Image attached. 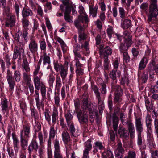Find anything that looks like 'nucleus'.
I'll return each mask as SVG.
<instances>
[{
  "label": "nucleus",
  "mask_w": 158,
  "mask_h": 158,
  "mask_svg": "<svg viewBox=\"0 0 158 158\" xmlns=\"http://www.w3.org/2000/svg\"><path fill=\"white\" fill-rule=\"evenodd\" d=\"M6 79L9 85V90L13 92L15 85V81L19 82L21 78V74L19 70H15L14 72L13 77L12 73L9 70H8L6 73Z\"/></svg>",
  "instance_id": "nucleus-1"
},
{
  "label": "nucleus",
  "mask_w": 158,
  "mask_h": 158,
  "mask_svg": "<svg viewBox=\"0 0 158 158\" xmlns=\"http://www.w3.org/2000/svg\"><path fill=\"white\" fill-rule=\"evenodd\" d=\"M52 116V125L50 128L49 139L48 142V145L49 147L51 146L52 139L54 138L55 135L56 131L54 129V126L56 123L57 119L58 118V110L55 107L53 109Z\"/></svg>",
  "instance_id": "nucleus-2"
},
{
  "label": "nucleus",
  "mask_w": 158,
  "mask_h": 158,
  "mask_svg": "<svg viewBox=\"0 0 158 158\" xmlns=\"http://www.w3.org/2000/svg\"><path fill=\"white\" fill-rule=\"evenodd\" d=\"M152 2L147 14L149 23H153L158 15V9L157 0H151Z\"/></svg>",
  "instance_id": "nucleus-3"
},
{
  "label": "nucleus",
  "mask_w": 158,
  "mask_h": 158,
  "mask_svg": "<svg viewBox=\"0 0 158 158\" xmlns=\"http://www.w3.org/2000/svg\"><path fill=\"white\" fill-rule=\"evenodd\" d=\"M41 77L42 73H41L40 75L39 76V77H33V81L36 89L39 90L40 89L42 98L45 99L46 98V89L45 85L41 81Z\"/></svg>",
  "instance_id": "nucleus-4"
},
{
  "label": "nucleus",
  "mask_w": 158,
  "mask_h": 158,
  "mask_svg": "<svg viewBox=\"0 0 158 158\" xmlns=\"http://www.w3.org/2000/svg\"><path fill=\"white\" fill-rule=\"evenodd\" d=\"M53 144L54 148V158H63L58 139L56 138L53 142Z\"/></svg>",
  "instance_id": "nucleus-5"
},
{
  "label": "nucleus",
  "mask_w": 158,
  "mask_h": 158,
  "mask_svg": "<svg viewBox=\"0 0 158 158\" xmlns=\"http://www.w3.org/2000/svg\"><path fill=\"white\" fill-rule=\"evenodd\" d=\"M13 55L12 60H15L18 57L19 60L21 59L24 55V50L22 46H16L15 47Z\"/></svg>",
  "instance_id": "nucleus-6"
},
{
  "label": "nucleus",
  "mask_w": 158,
  "mask_h": 158,
  "mask_svg": "<svg viewBox=\"0 0 158 158\" xmlns=\"http://www.w3.org/2000/svg\"><path fill=\"white\" fill-rule=\"evenodd\" d=\"M76 113L78 120L81 124H86L87 123L88 116L85 111L78 110Z\"/></svg>",
  "instance_id": "nucleus-7"
},
{
  "label": "nucleus",
  "mask_w": 158,
  "mask_h": 158,
  "mask_svg": "<svg viewBox=\"0 0 158 158\" xmlns=\"http://www.w3.org/2000/svg\"><path fill=\"white\" fill-rule=\"evenodd\" d=\"M43 62V64L44 66L48 65L47 69H49L50 66L49 65L51 63L50 57L47 55L46 52H43V54L40 57L38 64L40 65L41 62Z\"/></svg>",
  "instance_id": "nucleus-8"
},
{
  "label": "nucleus",
  "mask_w": 158,
  "mask_h": 158,
  "mask_svg": "<svg viewBox=\"0 0 158 158\" xmlns=\"http://www.w3.org/2000/svg\"><path fill=\"white\" fill-rule=\"evenodd\" d=\"M29 48L30 51L33 55L38 51V45L34 36H32L30 39Z\"/></svg>",
  "instance_id": "nucleus-9"
},
{
  "label": "nucleus",
  "mask_w": 158,
  "mask_h": 158,
  "mask_svg": "<svg viewBox=\"0 0 158 158\" xmlns=\"http://www.w3.org/2000/svg\"><path fill=\"white\" fill-rule=\"evenodd\" d=\"M15 22V16L14 14H10L6 17L5 25L6 27L11 28L14 26Z\"/></svg>",
  "instance_id": "nucleus-10"
},
{
  "label": "nucleus",
  "mask_w": 158,
  "mask_h": 158,
  "mask_svg": "<svg viewBox=\"0 0 158 158\" xmlns=\"http://www.w3.org/2000/svg\"><path fill=\"white\" fill-rule=\"evenodd\" d=\"M15 39L21 46L24 45L25 43L27 41L25 40L23 33L20 30H19L16 34Z\"/></svg>",
  "instance_id": "nucleus-11"
},
{
  "label": "nucleus",
  "mask_w": 158,
  "mask_h": 158,
  "mask_svg": "<svg viewBox=\"0 0 158 158\" xmlns=\"http://www.w3.org/2000/svg\"><path fill=\"white\" fill-rule=\"evenodd\" d=\"M61 136L63 142L64 143L66 149V151L68 150L69 148L70 147V146L68 145V143L70 142L71 140L69 133L66 130H64L61 133Z\"/></svg>",
  "instance_id": "nucleus-12"
},
{
  "label": "nucleus",
  "mask_w": 158,
  "mask_h": 158,
  "mask_svg": "<svg viewBox=\"0 0 158 158\" xmlns=\"http://www.w3.org/2000/svg\"><path fill=\"white\" fill-rule=\"evenodd\" d=\"M103 45H99V53L100 55L108 56V55H110L111 54L112 51L110 47L107 46L103 49Z\"/></svg>",
  "instance_id": "nucleus-13"
},
{
  "label": "nucleus",
  "mask_w": 158,
  "mask_h": 158,
  "mask_svg": "<svg viewBox=\"0 0 158 158\" xmlns=\"http://www.w3.org/2000/svg\"><path fill=\"white\" fill-rule=\"evenodd\" d=\"M30 127L29 125L24 126L23 130L20 132V136L29 138L30 136Z\"/></svg>",
  "instance_id": "nucleus-14"
},
{
  "label": "nucleus",
  "mask_w": 158,
  "mask_h": 158,
  "mask_svg": "<svg viewBox=\"0 0 158 158\" xmlns=\"http://www.w3.org/2000/svg\"><path fill=\"white\" fill-rule=\"evenodd\" d=\"M84 20L83 16L79 15L77 19H76L74 22V24L76 27L78 29V30L84 29L81 25V23H83Z\"/></svg>",
  "instance_id": "nucleus-15"
},
{
  "label": "nucleus",
  "mask_w": 158,
  "mask_h": 158,
  "mask_svg": "<svg viewBox=\"0 0 158 158\" xmlns=\"http://www.w3.org/2000/svg\"><path fill=\"white\" fill-rule=\"evenodd\" d=\"M85 150L84 151L83 156V158H89L88 156L89 152L91 149L92 145L90 142L88 141L85 143Z\"/></svg>",
  "instance_id": "nucleus-16"
},
{
  "label": "nucleus",
  "mask_w": 158,
  "mask_h": 158,
  "mask_svg": "<svg viewBox=\"0 0 158 158\" xmlns=\"http://www.w3.org/2000/svg\"><path fill=\"white\" fill-rule=\"evenodd\" d=\"M115 94L114 95V100L115 102H118L119 100L120 95L123 94V91L121 87L118 85L115 86Z\"/></svg>",
  "instance_id": "nucleus-17"
},
{
  "label": "nucleus",
  "mask_w": 158,
  "mask_h": 158,
  "mask_svg": "<svg viewBox=\"0 0 158 158\" xmlns=\"http://www.w3.org/2000/svg\"><path fill=\"white\" fill-rule=\"evenodd\" d=\"M78 40L79 43L82 44L87 38V35L84 32V29L78 31Z\"/></svg>",
  "instance_id": "nucleus-18"
},
{
  "label": "nucleus",
  "mask_w": 158,
  "mask_h": 158,
  "mask_svg": "<svg viewBox=\"0 0 158 158\" xmlns=\"http://www.w3.org/2000/svg\"><path fill=\"white\" fill-rule=\"evenodd\" d=\"M121 74V73L119 71H117V70H112L110 72L109 76L114 81V83L116 82V77H120Z\"/></svg>",
  "instance_id": "nucleus-19"
},
{
  "label": "nucleus",
  "mask_w": 158,
  "mask_h": 158,
  "mask_svg": "<svg viewBox=\"0 0 158 158\" xmlns=\"http://www.w3.org/2000/svg\"><path fill=\"white\" fill-rule=\"evenodd\" d=\"M22 16L23 18L32 16L33 15V13L31 10L28 8L24 7L22 11Z\"/></svg>",
  "instance_id": "nucleus-20"
},
{
  "label": "nucleus",
  "mask_w": 158,
  "mask_h": 158,
  "mask_svg": "<svg viewBox=\"0 0 158 158\" xmlns=\"http://www.w3.org/2000/svg\"><path fill=\"white\" fill-rule=\"evenodd\" d=\"M39 147L38 144L35 140L32 141L28 148L29 153L31 155L33 150L37 151Z\"/></svg>",
  "instance_id": "nucleus-21"
},
{
  "label": "nucleus",
  "mask_w": 158,
  "mask_h": 158,
  "mask_svg": "<svg viewBox=\"0 0 158 158\" xmlns=\"http://www.w3.org/2000/svg\"><path fill=\"white\" fill-rule=\"evenodd\" d=\"M135 127L137 131L138 132V134H141L143 131V127L142 124L141 119L140 118H135Z\"/></svg>",
  "instance_id": "nucleus-22"
},
{
  "label": "nucleus",
  "mask_w": 158,
  "mask_h": 158,
  "mask_svg": "<svg viewBox=\"0 0 158 158\" xmlns=\"http://www.w3.org/2000/svg\"><path fill=\"white\" fill-rule=\"evenodd\" d=\"M151 116L149 114H147L146 118V122L147 127L148 134L150 135L152 133L151 129Z\"/></svg>",
  "instance_id": "nucleus-23"
},
{
  "label": "nucleus",
  "mask_w": 158,
  "mask_h": 158,
  "mask_svg": "<svg viewBox=\"0 0 158 158\" xmlns=\"http://www.w3.org/2000/svg\"><path fill=\"white\" fill-rule=\"evenodd\" d=\"M71 137H76L79 135V132L77 130H76L74 127V124L68 126Z\"/></svg>",
  "instance_id": "nucleus-24"
},
{
  "label": "nucleus",
  "mask_w": 158,
  "mask_h": 158,
  "mask_svg": "<svg viewBox=\"0 0 158 158\" xmlns=\"http://www.w3.org/2000/svg\"><path fill=\"white\" fill-rule=\"evenodd\" d=\"M148 62V58L144 56L141 60L139 65L138 70H143L145 68Z\"/></svg>",
  "instance_id": "nucleus-25"
},
{
  "label": "nucleus",
  "mask_w": 158,
  "mask_h": 158,
  "mask_svg": "<svg viewBox=\"0 0 158 158\" xmlns=\"http://www.w3.org/2000/svg\"><path fill=\"white\" fill-rule=\"evenodd\" d=\"M64 116L65 118L67 126L74 124L73 121V115L69 111L65 113Z\"/></svg>",
  "instance_id": "nucleus-26"
},
{
  "label": "nucleus",
  "mask_w": 158,
  "mask_h": 158,
  "mask_svg": "<svg viewBox=\"0 0 158 158\" xmlns=\"http://www.w3.org/2000/svg\"><path fill=\"white\" fill-rule=\"evenodd\" d=\"M63 5L60 6V8L62 11H64L65 9V10H67L68 9L70 10V11L71 10V5L69 3L68 0H65L63 1Z\"/></svg>",
  "instance_id": "nucleus-27"
},
{
  "label": "nucleus",
  "mask_w": 158,
  "mask_h": 158,
  "mask_svg": "<svg viewBox=\"0 0 158 158\" xmlns=\"http://www.w3.org/2000/svg\"><path fill=\"white\" fill-rule=\"evenodd\" d=\"M71 11L69 9L65 10L64 15V20L66 22L69 23H72L73 22V17L70 15Z\"/></svg>",
  "instance_id": "nucleus-28"
},
{
  "label": "nucleus",
  "mask_w": 158,
  "mask_h": 158,
  "mask_svg": "<svg viewBox=\"0 0 158 158\" xmlns=\"http://www.w3.org/2000/svg\"><path fill=\"white\" fill-rule=\"evenodd\" d=\"M1 111L3 114L8 111V101L7 99H4L1 102Z\"/></svg>",
  "instance_id": "nucleus-29"
},
{
  "label": "nucleus",
  "mask_w": 158,
  "mask_h": 158,
  "mask_svg": "<svg viewBox=\"0 0 158 158\" xmlns=\"http://www.w3.org/2000/svg\"><path fill=\"white\" fill-rule=\"evenodd\" d=\"M68 66H65L60 71L61 77L63 80H65L68 74Z\"/></svg>",
  "instance_id": "nucleus-30"
},
{
  "label": "nucleus",
  "mask_w": 158,
  "mask_h": 158,
  "mask_svg": "<svg viewBox=\"0 0 158 158\" xmlns=\"http://www.w3.org/2000/svg\"><path fill=\"white\" fill-rule=\"evenodd\" d=\"M23 79L27 85L31 83L32 81L31 78L30 74L26 72H23Z\"/></svg>",
  "instance_id": "nucleus-31"
},
{
  "label": "nucleus",
  "mask_w": 158,
  "mask_h": 158,
  "mask_svg": "<svg viewBox=\"0 0 158 158\" xmlns=\"http://www.w3.org/2000/svg\"><path fill=\"white\" fill-rule=\"evenodd\" d=\"M79 13L80 14V15L83 16L84 18V21L85 23H87L89 21V19L88 18V15L85 12L84 7L82 6H80L79 7Z\"/></svg>",
  "instance_id": "nucleus-32"
},
{
  "label": "nucleus",
  "mask_w": 158,
  "mask_h": 158,
  "mask_svg": "<svg viewBox=\"0 0 158 158\" xmlns=\"http://www.w3.org/2000/svg\"><path fill=\"white\" fill-rule=\"evenodd\" d=\"M38 137L39 140L40 144L43 143L44 138L45 139L47 137L48 133L46 131L44 130V137L42 132L41 131L38 132Z\"/></svg>",
  "instance_id": "nucleus-33"
},
{
  "label": "nucleus",
  "mask_w": 158,
  "mask_h": 158,
  "mask_svg": "<svg viewBox=\"0 0 158 158\" xmlns=\"http://www.w3.org/2000/svg\"><path fill=\"white\" fill-rule=\"evenodd\" d=\"M28 138H26L20 136L21 146L22 149L25 150L26 148L28 145Z\"/></svg>",
  "instance_id": "nucleus-34"
},
{
  "label": "nucleus",
  "mask_w": 158,
  "mask_h": 158,
  "mask_svg": "<svg viewBox=\"0 0 158 158\" xmlns=\"http://www.w3.org/2000/svg\"><path fill=\"white\" fill-rule=\"evenodd\" d=\"M40 65L38 64L35 67L34 71L33 73V77H39L41 73H42V76L43 75V73L41 71H40Z\"/></svg>",
  "instance_id": "nucleus-35"
},
{
  "label": "nucleus",
  "mask_w": 158,
  "mask_h": 158,
  "mask_svg": "<svg viewBox=\"0 0 158 158\" xmlns=\"http://www.w3.org/2000/svg\"><path fill=\"white\" fill-rule=\"evenodd\" d=\"M54 68L55 71L58 72L65 65L61 64L58 61L54 62L53 63Z\"/></svg>",
  "instance_id": "nucleus-36"
},
{
  "label": "nucleus",
  "mask_w": 158,
  "mask_h": 158,
  "mask_svg": "<svg viewBox=\"0 0 158 158\" xmlns=\"http://www.w3.org/2000/svg\"><path fill=\"white\" fill-rule=\"evenodd\" d=\"M56 89L59 92L62 85L61 80L59 76H56Z\"/></svg>",
  "instance_id": "nucleus-37"
},
{
  "label": "nucleus",
  "mask_w": 158,
  "mask_h": 158,
  "mask_svg": "<svg viewBox=\"0 0 158 158\" xmlns=\"http://www.w3.org/2000/svg\"><path fill=\"white\" fill-rule=\"evenodd\" d=\"M89 13L92 15L93 17H95L97 15L98 7H94L93 5H89Z\"/></svg>",
  "instance_id": "nucleus-38"
},
{
  "label": "nucleus",
  "mask_w": 158,
  "mask_h": 158,
  "mask_svg": "<svg viewBox=\"0 0 158 158\" xmlns=\"http://www.w3.org/2000/svg\"><path fill=\"white\" fill-rule=\"evenodd\" d=\"M131 20L127 19H125L122 25V27L124 29H127L131 27Z\"/></svg>",
  "instance_id": "nucleus-39"
},
{
  "label": "nucleus",
  "mask_w": 158,
  "mask_h": 158,
  "mask_svg": "<svg viewBox=\"0 0 158 158\" xmlns=\"http://www.w3.org/2000/svg\"><path fill=\"white\" fill-rule=\"evenodd\" d=\"M145 104L148 111H150L152 110L153 105L152 103L150 102L147 98H145Z\"/></svg>",
  "instance_id": "nucleus-40"
},
{
  "label": "nucleus",
  "mask_w": 158,
  "mask_h": 158,
  "mask_svg": "<svg viewBox=\"0 0 158 158\" xmlns=\"http://www.w3.org/2000/svg\"><path fill=\"white\" fill-rule=\"evenodd\" d=\"M48 80L49 86L52 87L55 80L54 76L52 73L50 74L48 76Z\"/></svg>",
  "instance_id": "nucleus-41"
},
{
  "label": "nucleus",
  "mask_w": 158,
  "mask_h": 158,
  "mask_svg": "<svg viewBox=\"0 0 158 158\" xmlns=\"http://www.w3.org/2000/svg\"><path fill=\"white\" fill-rule=\"evenodd\" d=\"M4 8L3 10V15L4 16H7L9 15L10 14H13L10 12V6H7L5 7H3Z\"/></svg>",
  "instance_id": "nucleus-42"
},
{
  "label": "nucleus",
  "mask_w": 158,
  "mask_h": 158,
  "mask_svg": "<svg viewBox=\"0 0 158 158\" xmlns=\"http://www.w3.org/2000/svg\"><path fill=\"white\" fill-rule=\"evenodd\" d=\"M118 12L120 17L122 19H124L127 15L123 7H119Z\"/></svg>",
  "instance_id": "nucleus-43"
},
{
  "label": "nucleus",
  "mask_w": 158,
  "mask_h": 158,
  "mask_svg": "<svg viewBox=\"0 0 158 158\" xmlns=\"http://www.w3.org/2000/svg\"><path fill=\"white\" fill-rule=\"evenodd\" d=\"M123 36L125 39L128 41H130L131 39V36L129 32L127 31H126L123 33Z\"/></svg>",
  "instance_id": "nucleus-44"
},
{
  "label": "nucleus",
  "mask_w": 158,
  "mask_h": 158,
  "mask_svg": "<svg viewBox=\"0 0 158 158\" xmlns=\"http://www.w3.org/2000/svg\"><path fill=\"white\" fill-rule=\"evenodd\" d=\"M40 49L41 50H43L44 52H46V44L44 40L43 39L41 41L40 43Z\"/></svg>",
  "instance_id": "nucleus-45"
},
{
  "label": "nucleus",
  "mask_w": 158,
  "mask_h": 158,
  "mask_svg": "<svg viewBox=\"0 0 158 158\" xmlns=\"http://www.w3.org/2000/svg\"><path fill=\"white\" fill-rule=\"evenodd\" d=\"M13 7L15 11L16 15L17 17H18L20 12V7L19 4L17 3H15L13 6Z\"/></svg>",
  "instance_id": "nucleus-46"
},
{
  "label": "nucleus",
  "mask_w": 158,
  "mask_h": 158,
  "mask_svg": "<svg viewBox=\"0 0 158 158\" xmlns=\"http://www.w3.org/2000/svg\"><path fill=\"white\" fill-rule=\"evenodd\" d=\"M29 29L28 28L26 27L24 28L23 30V36L24 37L25 40L26 41H28V37L27 35L28 34V31Z\"/></svg>",
  "instance_id": "nucleus-47"
},
{
  "label": "nucleus",
  "mask_w": 158,
  "mask_h": 158,
  "mask_svg": "<svg viewBox=\"0 0 158 158\" xmlns=\"http://www.w3.org/2000/svg\"><path fill=\"white\" fill-rule=\"evenodd\" d=\"M44 116L46 121H47L49 124H50L51 118L48 110L44 112Z\"/></svg>",
  "instance_id": "nucleus-48"
},
{
  "label": "nucleus",
  "mask_w": 158,
  "mask_h": 158,
  "mask_svg": "<svg viewBox=\"0 0 158 158\" xmlns=\"http://www.w3.org/2000/svg\"><path fill=\"white\" fill-rule=\"evenodd\" d=\"M82 108L85 110L88 108V99L86 98H84L82 100Z\"/></svg>",
  "instance_id": "nucleus-49"
},
{
  "label": "nucleus",
  "mask_w": 158,
  "mask_h": 158,
  "mask_svg": "<svg viewBox=\"0 0 158 158\" xmlns=\"http://www.w3.org/2000/svg\"><path fill=\"white\" fill-rule=\"evenodd\" d=\"M4 59L6 63V66L9 67L11 65V64L10 62V56L8 54H6L5 55Z\"/></svg>",
  "instance_id": "nucleus-50"
},
{
  "label": "nucleus",
  "mask_w": 158,
  "mask_h": 158,
  "mask_svg": "<svg viewBox=\"0 0 158 158\" xmlns=\"http://www.w3.org/2000/svg\"><path fill=\"white\" fill-rule=\"evenodd\" d=\"M23 26L25 28L27 27L29 24V22L28 20L25 18H23L22 20Z\"/></svg>",
  "instance_id": "nucleus-51"
},
{
  "label": "nucleus",
  "mask_w": 158,
  "mask_h": 158,
  "mask_svg": "<svg viewBox=\"0 0 158 158\" xmlns=\"http://www.w3.org/2000/svg\"><path fill=\"white\" fill-rule=\"evenodd\" d=\"M54 100L55 104L58 106L60 102V98L59 94H56V92H55Z\"/></svg>",
  "instance_id": "nucleus-52"
},
{
  "label": "nucleus",
  "mask_w": 158,
  "mask_h": 158,
  "mask_svg": "<svg viewBox=\"0 0 158 158\" xmlns=\"http://www.w3.org/2000/svg\"><path fill=\"white\" fill-rule=\"evenodd\" d=\"M92 87L94 92L96 95L98 103H99V93L98 91V88L95 85H92Z\"/></svg>",
  "instance_id": "nucleus-53"
},
{
  "label": "nucleus",
  "mask_w": 158,
  "mask_h": 158,
  "mask_svg": "<svg viewBox=\"0 0 158 158\" xmlns=\"http://www.w3.org/2000/svg\"><path fill=\"white\" fill-rule=\"evenodd\" d=\"M123 57L124 60L127 62L129 61L130 58L127 51H125L123 53Z\"/></svg>",
  "instance_id": "nucleus-54"
},
{
  "label": "nucleus",
  "mask_w": 158,
  "mask_h": 158,
  "mask_svg": "<svg viewBox=\"0 0 158 158\" xmlns=\"http://www.w3.org/2000/svg\"><path fill=\"white\" fill-rule=\"evenodd\" d=\"M37 11L38 15L41 17H42L44 14L43 11L41 7L39 5H38L37 7Z\"/></svg>",
  "instance_id": "nucleus-55"
},
{
  "label": "nucleus",
  "mask_w": 158,
  "mask_h": 158,
  "mask_svg": "<svg viewBox=\"0 0 158 158\" xmlns=\"http://www.w3.org/2000/svg\"><path fill=\"white\" fill-rule=\"evenodd\" d=\"M136 156V154L134 151H130L128 153L127 156L126 157L127 158H135Z\"/></svg>",
  "instance_id": "nucleus-56"
},
{
  "label": "nucleus",
  "mask_w": 158,
  "mask_h": 158,
  "mask_svg": "<svg viewBox=\"0 0 158 158\" xmlns=\"http://www.w3.org/2000/svg\"><path fill=\"white\" fill-rule=\"evenodd\" d=\"M76 73L77 77H81V76L84 73L83 69L82 68L77 69L76 70Z\"/></svg>",
  "instance_id": "nucleus-57"
},
{
  "label": "nucleus",
  "mask_w": 158,
  "mask_h": 158,
  "mask_svg": "<svg viewBox=\"0 0 158 158\" xmlns=\"http://www.w3.org/2000/svg\"><path fill=\"white\" fill-rule=\"evenodd\" d=\"M128 129L129 133H135L134 127L132 123H129V124Z\"/></svg>",
  "instance_id": "nucleus-58"
},
{
  "label": "nucleus",
  "mask_w": 158,
  "mask_h": 158,
  "mask_svg": "<svg viewBox=\"0 0 158 158\" xmlns=\"http://www.w3.org/2000/svg\"><path fill=\"white\" fill-rule=\"evenodd\" d=\"M74 105L76 113L78 110H81L80 108V103L78 100H77L74 101Z\"/></svg>",
  "instance_id": "nucleus-59"
},
{
  "label": "nucleus",
  "mask_w": 158,
  "mask_h": 158,
  "mask_svg": "<svg viewBox=\"0 0 158 158\" xmlns=\"http://www.w3.org/2000/svg\"><path fill=\"white\" fill-rule=\"evenodd\" d=\"M107 32L109 37L111 38L114 32L113 28L112 27H110L108 28L107 29Z\"/></svg>",
  "instance_id": "nucleus-60"
},
{
  "label": "nucleus",
  "mask_w": 158,
  "mask_h": 158,
  "mask_svg": "<svg viewBox=\"0 0 158 158\" xmlns=\"http://www.w3.org/2000/svg\"><path fill=\"white\" fill-rule=\"evenodd\" d=\"M29 4L30 7L33 10H35L36 9V4L32 0H29Z\"/></svg>",
  "instance_id": "nucleus-61"
},
{
  "label": "nucleus",
  "mask_w": 158,
  "mask_h": 158,
  "mask_svg": "<svg viewBox=\"0 0 158 158\" xmlns=\"http://www.w3.org/2000/svg\"><path fill=\"white\" fill-rule=\"evenodd\" d=\"M148 77V73L147 71H145L142 76V81L144 83H145L147 80Z\"/></svg>",
  "instance_id": "nucleus-62"
},
{
  "label": "nucleus",
  "mask_w": 158,
  "mask_h": 158,
  "mask_svg": "<svg viewBox=\"0 0 158 158\" xmlns=\"http://www.w3.org/2000/svg\"><path fill=\"white\" fill-rule=\"evenodd\" d=\"M31 116L35 119L37 117V114L36 110L34 108H31Z\"/></svg>",
  "instance_id": "nucleus-63"
},
{
  "label": "nucleus",
  "mask_w": 158,
  "mask_h": 158,
  "mask_svg": "<svg viewBox=\"0 0 158 158\" xmlns=\"http://www.w3.org/2000/svg\"><path fill=\"white\" fill-rule=\"evenodd\" d=\"M154 123L156 132L158 137V119H155Z\"/></svg>",
  "instance_id": "nucleus-64"
}]
</instances>
